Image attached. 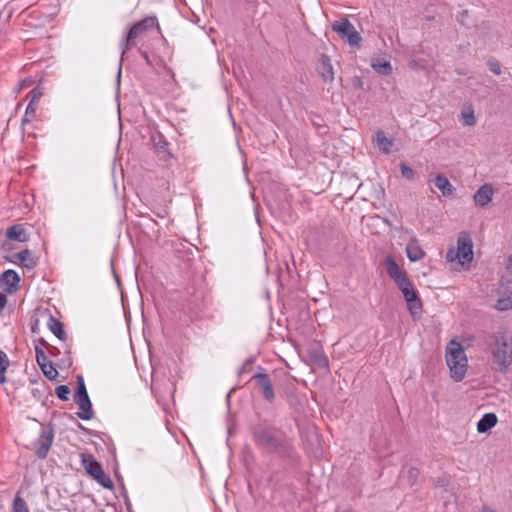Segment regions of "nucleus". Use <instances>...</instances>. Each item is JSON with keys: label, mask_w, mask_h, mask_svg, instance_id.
<instances>
[{"label": "nucleus", "mask_w": 512, "mask_h": 512, "mask_svg": "<svg viewBox=\"0 0 512 512\" xmlns=\"http://www.w3.org/2000/svg\"><path fill=\"white\" fill-rule=\"evenodd\" d=\"M251 437L256 448L264 454H276L281 459H293L295 447L293 441L279 427L268 420L254 424Z\"/></svg>", "instance_id": "1"}, {"label": "nucleus", "mask_w": 512, "mask_h": 512, "mask_svg": "<svg viewBox=\"0 0 512 512\" xmlns=\"http://www.w3.org/2000/svg\"><path fill=\"white\" fill-rule=\"evenodd\" d=\"M154 26L157 27V29L160 31V26L157 20L156 16H148L144 19L134 23L126 36L121 40L120 42V48H121V61H123L124 56L126 53L134 48L136 46V40L140 37H142L145 32Z\"/></svg>", "instance_id": "2"}, {"label": "nucleus", "mask_w": 512, "mask_h": 512, "mask_svg": "<svg viewBox=\"0 0 512 512\" xmlns=\"http://www.w3.org/2000/svg\"><path fill=\"white\" fill-rule=\"evenodd\" d=\"M492 349L493 361L501 372H505L512 364V334L497 333Z\"/></svg>", "instance_id": "3"}, {"label": "nucleus", "mask_w": 512, "mask_h": 512, "mask_svg": "<svg viewBox=\"0 0 512 512\" xmlns=\"http://www.w3.org/2000/svg\"><path fill=\"white\" fill-rule=\"evenodd\" d=\"M446 363L450 369L451 377L456 382L464 379L467 370V357L463 348L454 341L447 348Z\"/></svg>", "instance_id": "4"}, {"label": "nucleus", "mask_w": 512, "mask_h": 512, "mask_svg": "<svg viewBox=\"0 0 512 512\" xmlns=\"http://www.w3.org/2000/svg\"><path fill=\"white\" fill-rule=\"evenodd\" d=\"M473 259V242L470 235L462 232L457 239V248H450L446 253L448 262L458 261L461 265L470 264Z\"/></svg>", "instance_id": "5"}, {"label": "nucleus", "mask_w": 512, "mask_h": 512, "mask_svg": "<svg viewBox=\"0 0 512 512\" xmlns=\"http://www.w3.org/2000/svg\"><path fill=\"white\" fill-rule=\"evenodd\" d=\"M499 295L501 296L496 304L500 311L512 308V255L508 257L505 273L501 276Z\"/></svg>", "instance_id": "6"}, {"label": "nucleus", "mask_w": 512, "mask_h": 512, "mask_svg": "<svg viewBox=\"0 0 512 512\" xmlns=\"http://www.w3.org/2000/svg\"><path fill=\"white\" fill-rule=\"evenodd\" d=\"M398 289L402 292L403 297L407 303L408 310L413 319L419 318L423 311L422 301L414 289L411 281L407 278L401 283L397 284Z\"/></svg>", "instance_id": "7"}, {"label": "nucleus", "mask_w": 512, "mask_h": 512, "mask_svg": "<svg viewBox=\"0 0 512 512\" xmlns=\"http://www.w3.org/2000/svg\"><path fill=\"white\" fill-rule=\"evenodd\" d=\"M333 31L337 32L343 39H346L350 46H358L362 40L360 34L356 31L353 24L343 18L332 24Z\"/></svg>", "instance_id": "8"}, {"label": "nucleus", "mask_w": 512, "mask_h": 512, "mask_svg": "<svg viewBox=\"0 0 512 512\" xmlns=\"http://www.w3.org/2000/svg\"><path fill=\"white\" fill-rule=\"evenodd\" d=\"M54 441V427L49 424L42 427L39 437L35 442V455L38 459H45Z\"/></svg>", "instance_id": "9"}, {"label": "nucleus", "mask_w": 512, "mask_h": 512, "mask_svg": "<svg viewBox=\"0 0 512 512\" xmlns=\"http://www.w3.org/2000/svg\"><path fill=\"white\" fill-rule=\"evenodd\" d=\"M252 380L255 381L264 399L270 404L274 403L275 393L270 376L264 372H257L252 376Z\"/></svg>", "instance_id": "10"}, {"label": "nucleus", "mask_w": 512, "mask_h": 512, "mask_svg": "<svg viewBox=\"0 0 512 512\" xmlns=\"http://www.w3.org/2000/svg\"><path fill=\"white\" fill-rule=\"evenodd\" d=\"M5 259L27 269H34L38 265V258L29 249H23L10 257H5Z\"/></svg>", "instance_id": "11"}, {"label": "nucleus", "mask_w": 512, "mask_h": 512, "mask_svg": "<svg viewBox=\"0 0 512 512\" xmlns=\"http://www.w3.org/2000/svg\"><path fill=\"white\" fill-rule=\"evenodd\" d=\"M19 283L20 276L15 270H5L0 276V287L5 293H14L18 289Z\"/></svg>", "instance_id": "12"}, {"label": "nucleus", "mask_w": 512, "mask_h": 512, "mask_svg": "<svg viewBox=\"0 0 512 512\" xmlns=\"http://www.w3.org/2000/svg\"><path fill=\"white\" fill-rule=\"evenodd\" d=\"M74 402L78 405L80 411L76 413L82 420H91L94 417V411L89 395H74Z\"/></svg>", "instance_id": "13"}, {"label": "nucleus", "mask_w": 512, "mask_h": 512, "mask_svg": "<svg viewBox=\"0 0 512 512\" xmlns=\"http://www.w3.org/2000/svg\"><path fill=\"white\" fill-rule=\"evenodd\" d=\"M385 268L387 274L393 279L396 285L408 278L406 272L399 267L396 260L390 255L385 259Z\"/></svg>", "instance_id": "14"}, {"label": "nucleus", "mask_w": 512, "mask_h": 512, "mask_svg": "<svg viewBox=\"0 0 512 512\" xmlns=\"http://www.w3.org/2000/svg\"><path fill=\"white\" fill-rule=\"evenodd\" d=\"M317 72L321 76V78L325 82H333L334 80V71L333 66L331 63V59L325 55L322 54L317 62Z\"/></svg>", "instance_id": "15"}, {"label": "nucleus", "mask_w": 512, "mask_h": 512, "mask_svg": "<svg viewBox=\"0 0 512 512\" xmlns=\"http://www.w3.org/2000/svg\"><path fill=\"white\" fill-rule=\"evenodd\" d=\"M494 190L491 184L482 185L474 194V202L480 207H486L492 200Z\"/></svg>", "instance_id": "16"}, {"label": "nucleus", "mask_w": 512, "mask_h": 512, "mask_svg": "<svg viewBox=\"0 0 512 512\" xmlns=\"http://www.w3.org/2000/svg\"><path fill=\"white\" fill-rule=\"evenodd\" d=\"M5 236L9 240L17 242H27L29 240V233L22 224H15L7 228Z\"/></svg>", "instance_id": "17"}, {"label": "nucleus", "mask_w": 512, "mask_h": 512, "mask_svg": "<svg viewBox=\"0 0 512 512\" xmlns=\"http://www.w3.org/2000/svg\"><path fill=\"white\" fill-rule=\"evenodd\" d=\"M406 254L411 262H416L425 257V252L419 244L417 238L413 237L406 246Z\"/></svg>", "instance_id": "18"}, {"label": "nucleus", "mask_w": 512, "mask_h": 512, "mask_svg": "<svg viewBox=\"0 0 512 512\" xmlns=\"http://www.w3.org/2000/svg\"><path fill=\"white\" fill-rule=\"evenodd\" d=\"M80 459L83 468L91 477L96 474V471L103 469L96 458L90 453H81Z\"/></svg>", "instance_id": "19"}, {"label": "nucleus", "mask_w": 512, "mask_h": 512, "mask_svg": "<svg viewBox=\"0 0 512 512\" xmlns=\"http://www.w3.org/2000/svg\"><path fill=\"white\" fill-rule=\"evenodd\" d=\"M498 422L497 416L494 413H486L477 423V431L479 433H486Z\"/></svg>", "instance_id": "20"}, {"label": "nucleus", "mask_w": 512, "mask_h": 512, "mask_svg": "<svg viewBox=\"0 0 512 512\" xmlns=\"http://www.w3.org/2000/svg\"><path fill=\"white\" fill-rule=\"evenodd\" d=\"M434 184L442 192L443 196L453 195L455 188L446 176L442 174L437 175L434 179Z\"/></svg>", "instance_id": "21"}, {"label": "nucleus", "mask_w": 512, "mask_h": 512, "mask_svg": "<svg viewBox=\"0 0 512 512\" xmlns=\"http://www.w3.org/2000/svg\"><path fill=\"white\" fill-rule=\"evenodd\" d=\"M48 328L49 330L59 339V340H66L67 335L64 331L63 324L58 319H56L54 316L50 315L48 320Z\"/></svg>", "instance_id": "22"}, {"label": "nucleus", "mask_w": 512, "mask_h": 512, "mask_svg": "<svg viewBox=\"0 0 512 512\" xmlns=\"http://www.w3.org/2000/svg\"><path fill=\"white\" fill-rule=\"evenodd\" d=\"M92 478L96 480L99 485L106 489H113L114 487L111 478L104 472L103 469L96 471V474Z\"/></svg>", "instance_id": "23"}, {"label": "nucleus", "mask_w": 512, "mask_h": 512, "mask_svg": "<svg viewBox=\"0 0 512 512\" xmlns=\"http://www.w3.org/2000/svg\"><path fill=\"white\" fill-rule=\"evenodd\" d=\"M373 69L381 75H389L392 72V67L389 61L384 59H377L372 63Z\"/></svg>", "instance_id": "24"}, {"label": "nucleus", "mask_w": 512, "mask_h": 512, "mask_svg": "<svg viewBox=\"0 0 512 512\" xmlns=\"http://www.w3.org/2000/svg\"><path fill=\"white\" fill-rule=\"evenodd\" d=\"M151 140L158 152H168V142L161 133L153 134Z\"/></svg>", "instance_id": "25"}, {"label": "nucleus", "mask_w": 512, "mask_h": 512, "mask_svg": "<svg viewBox=\"0 0 512 512\" xmlns=\"http://www.w3.org/2000/svg\"><path fill=\"white\" fill-rule=\"evenodd\" d=\"M10 366V360L7 354L0 350V384H4L6 382V371Z\"/></svg>", "instance_id": "26"}, {"label": "nucleus", "mask_w": 512, "mask_h": 512, "mask_svg": "<svg viewBox=\"0 0 512 512\" xmlns=\"http://www.w3.org/2000/svg\"><path fill=\"white\" fill-rule=\"evenodd\" d=\"M376 141H377V144L379 146V148L385 152V153H388L390 151V147L392 146V142L391 140H389L386 135H385V132L382 131V130H379L377 133H376Z\"/></svg>", "instance_id": "27"}, {"label": "nucleus", "mask_w": 512, "mask_h": 512, "mask_svg": "<svg viewBox=\"0 0 512 512\" xmlns=\"http://www.w3.org/2000/svg\"><path fill=\"white\" fill-rule=\"evenodd\" d=\"M39 367L46 378H48L51 381L57 380L59 373H58L57 369L54 367L52 362L49 361Z\"/></svg>", "instance_id": "28"}, {"label": "nucleus", "mask_w": 512, "mask_h": 512, "mask_svg": "<svg viewBox=\"0 0 512 512\" xmlns=\"http://www.w3.org/2000/svg\"><path fill=\"white\" fill-rule=\"evenodd\" d=\"M12 512H30L27 503L18 492L12 502Z\"/></svg>", "instance_id": "29"}, {"label": "nucleus", "mask_w": 512, "mask_h": 512, "mask_svg": "<svg viewBox=\"0 0 512 512\" xmlns=\"http://www.w3.org/2000/svg\"><path fill=\"white\" fill-rule=\"evenodd\" d=\"M311 359L322 368H327L329 365L328 358L324 355L322 351H313L310 353Z\"/></svg>", "instance_id": "30"}, {"label": "nucleus", "mask_w": 512, "mask_h": 512, "mask_svg": "<svg viewBox=\"0 0 512 512\" xmlns=\"http://www.w3.org/2000/svg\"><path fill=\"white\" fill-rule=\"evenodd\" d=\"M36 114V105L28 103L25 114L22 118V126L24 127L26 124L30 123Z\"/></svg>", "instance_id": "31"}, {"label": "nucleus", "mask_w": 512, "mask_h": 512, "mask_svg": "<svg viewBox=\"0 0 512 512\" xmlns=\"http://www.w3.org/2000/svg\"><path fill=\"white\" fill-rule=\"evenodd\" d=\"M57 397L62 401L69 400L70 388L67 385H59L55 389Z\"/></svg>", "instance_id": "32"}, {"label": "nucleus", "mask_w": 512, "mask_h": 512, "mask_svg": "<svg viewBox=\"0 0 512 512\" xmlns=\"http://www.w3.org/2000/svg\"><path fill=\"white\" fill-rule=\"evenodd\" d=\"M462 119L464 124L468 126H474L476 123V118L473 109L469 108L468 111H462Z\"/></svg>", "instance_id": "33"}, {"label": "nucleus", "mask_w": 512, "mask_h": 512, "mask_svg": "<svg viewBox=\"0 0 512 512\" xmlns=\"http://www.w3.org/2000/svg\"><path fill=\"white\" fill-rule=\"evenodd\" d=\"M400 171H401V175L403 178L408 179V180L414 179V176H415L414 170L409 165H407L405 162L400 163Z\"/></svg>", "instance_id": "34"}, {"label": "nucleus", "mask_w": 512, "mask_h": 512, "mask_svg": "<svg viewBox=\"0 0 512 512\" xmlns=\"http://www.w3.org/2000/svg\"><path fill=\"white\" fill-rule=\"evenodd\" d=\"M42 96H43L42 88H40V87L33 88L28 94V97L30 98L29 103L36 105Z\"/></svg>", "instance_id": "35"}, {"label": "nucleus", "mask_w": 512, "mask_h": 512, "mask_svg": "<svg viewBox=\"0 0 512 512\" xmlns=\"http://www.w3.org/2000/svg\"><path fill=\"white\" fill-rule=\"evenodd\" d=\"M36 361L39 366L49 362L44 350L38 346L35 347Z\"/></svg>", "instance_id": "36"}, {"label": "nucleus", "mask_w": 512, "mask_h": 512, "mask_svg": "<svg viewBox=\"0 0 512 512\" xmlns=\"http://www.w3.org/2000/svg\"><path fill=\"white\" fill-rule=\"evenodd\" d=\"M87 389L85 386L84 379L81 375L77 376V388L74 395H87Z\"/></svg>", "instance_id": "37"}, {"label": "nucleus", "mask_w": 512, "mask_h": 512, "mask_svg": "<svg viewBox=\"0 0 512 512\" xmlns=\"http://www.w3.org/2000/svg\"><path fill=\"white\" fill-rule=\"evenodd\" d=\"M420 475V472L417 468L415 467H411L409 470H408V481L410 483L411 486L415 485L416 482H417V479Z\"/></svg>", "instance_id": "38"}, {"label": "nucleus", "mask_w": 512, "mask_h": 512, "mask_svg": "<svg viewBox=\"0 0 512 512\" xmlns=\"http://www.w3.org/2000/svg\"><path fill=\"white\" fill-rule=\"evenodd\" d=\"M489 70L495 75L501 74V66L497 60H489L487 63Z\"/></svg>", "instance_id": "39"}, {"label": "nucleus", "mask_w": 512, "mask_h": 512, "mask_svg": "<svg viewBox=\"0 0 512 512\" xmlns=\"http://www.w3.org/2000/svg\"><path fill=\"white\" fill-rule=\"evenodd\" d=\"M252 364H253V360L247 359L238 371L239 376L243 375L244 373L249 372L251 370Z\"/></svg>", "instance_id": "40"}, {"label": "nucleus", "mask_w": 512, "mask_h": 512, "mask_svg": "<svg viewBox=\"0 0 512 512\" xmlns=\"http://www.w3.org/2000/svg\"><path fill=\"white\" fill-rule=\"evenodd\" d=\"M7 304V296L6 293L3 291V293H0V312L5 308Z\"/></svg>", "instance_id": "41"}, {"label": "nucleus", "mask_w": 512, "mask_h": 512, "mask_svg": "<svg viewBox=\"0 0 512 512\" xmlns=\"http://www.w3.org/2000/svg\"><path fill=\"white\" fill-rule=\"evenodd\" d=\"M32 84V81L30 79H24L22 80L20 83H19V88L18 90H22L24 88H27L29 87L30 85Z\"/></svg>", "instance_id": "42"}, {"label": "nucleus", "mask_w": 512, "mask_h": 512, "mask_svg": "<svg viewBox=\"0 0 512 512\" xmlns=\"http://www.w3.org/2000/svg\"><path fill=\"white\" fill-rule=\"evenodd\" d=\"M140 54H141V56L144 58V60H145L148 64H150V58H149L148 53H147L146 51H142V50H140Z\"/></svg>", "instance_id": "43"}, {"label": "nucleus", "mask_w": 512, "mask_h": 512, "mask_svg": "<svg viewBox=\"0 0 512 512\" xmlns=\"http://www.w3.org/2000/svg\"><path fill=\"white\" fill-rule=\"evenodd\" d=\"M248 5H251V6H258L259 2L258 0H244Z\"/></svg>", "instance_id": "44"}, {"label": "nucleus", "mask_w": 512, "mask_h": 512, "mask_svg": "<svg viewBox=\"0 0 512 512\" xmlns=\"http://www.w3.org/2000/svg\"><path fill=\"white\" fill-rule=\"evenodd\" d=\"M202 298H203V297H202V295H201V296H199V297H197V298L195 299V301L193 302V305H194L195 307H198V306H199V303H198V302H199V301H201V300H202Z\"/></svg>", "instance_id": "45"}, {"label": "nucleus", "mask_w": 512, "mask_h": 512, "mask_svg": "<svg viewBox=\"0 0 512 512\" xmlns=\"http://www.w3.org/2000/svg\"><path fill=\"white\" fill-rule=\"evenodd\" d=\"M481 512H495L494 510L490 509V508H483L481 510Z\"/></svg>", "instance_id": "46"}, {"label": "nucleus", "mask_w": 512, "mask_h": 512, "mask_svg": "<svg viewBox=\"0 0 512 512\" xmlns=\"http://www.w3.org/2000/svg\"><path fill=\"white\" fill-rule=\"evenodd\" d=\"M36 391H37V389H33V394L34 395H38V392H36Z\"/></svg>", "instance_id": "47"}, {"label": "nucleus", "mask_w": 512, "mask_h": 512, "mask_svg": "<svg viewBox=\"0 0 512 512\" xmlns=\"http://www.w3.org/2000/svg\"><path fill=\"white\" fill-rule=\"evenodd\" d=\"M36 391H37V389H33V394L34 395H38V392H36Z\"/></svg>", "instance_id": "48"}]
</instances>
